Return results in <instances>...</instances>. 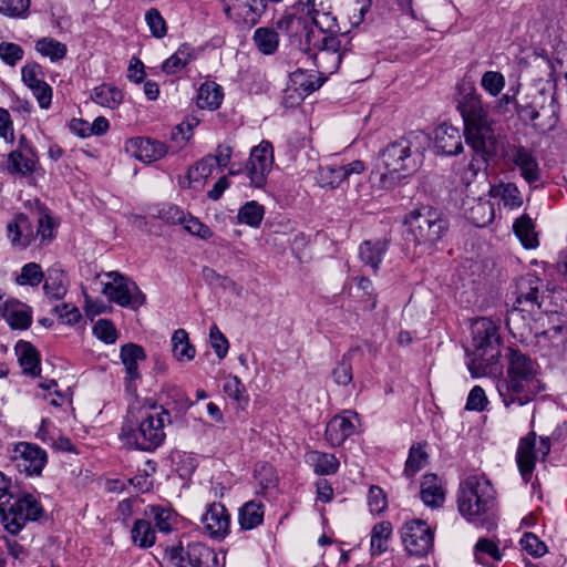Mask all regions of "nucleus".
I'll list each match as a JSON object with an SVG mask.
<instances>
[{
    "mask_svg": "<svg viewBox=\"0 0 567 567\" xmlns=\"http://www.w3.org/2000/svg\"><path fill=\"white\" fill-rule=\"evenodd\" d=\"M346 37V32L338 34H323V37H321L319 50L343 55L348 50L347 45L349 44V41H346L344 43L342 41Z\"/></svg>",
    "mask_w": 567,
    "mask_h": 567,
    "instance_id": "69168bd1",
    "label": "nucleus"
},
{
    "mask_svg": "<svg viewBox=\"0 0 567 567\" xmlns=\"http://www.w3.org/2000/svg\"><path fill=\"white\" fill-rule=\"evenodd\" d=\"M131 537L133 544L143 549L152 547L156 540L155 529L152 527L151 522L143 518L134 522Z\"/></svg>",
    "mask_w": 567,
    "mask_h": 567,
    "instance_id": "ea45409f",
    "label": "nucleus"
},
{
    "mask_svg": "<svg viewBox=\"0 0 567 567\" xmlns=\"http://www.w3.org/2000/svg\"><path fill=\"white\" fill-rule=\"evenodd\" d=\"M113 282H106L103 286L102 292L109 297L111 302L121 307H130L132 305V282L130 278L118 271H111L107 274Z\"/></svg>",
    "mask_w": 567,
    "mask_h": 567,
    "instance_id": "5701e85b",
    "label": "nucleus"
},
{
    "mask_svg": "<svg viewBox=\"0 0 567 567\" xmlns=\"http://www.w3.org/2000/svg\"><path fill=\"white\" fill-rule=\"evenodd\" d=\"M7 237L13 248H18L20 250H25L29 248L38 238L40 239V235H35V230L31 229L25 233H21L16 223L7 224Z\"/></svg>",
    "mask_w": 567,
    "mask_h": 567,
    "instance_id": "3c124183",
    "label": "nucleus"
},
{
    "mask_svg": "<svg viewBox=\"0 0 567 567\" xmlns=\"http://www.w3.org/2000/svg\"><path fill=\"white\" fill-rule=\"evenodd\" d=\"M276 27L284 33H286L290 41L297 38L300 29H305V20L295 14H284L277 22Z\"/></svg>",
    "mask_w": 567,
    "mask_h": 567,
    "instance_id": "052dcab7",
    "label": "nucleus"
},
{
    "mask_svg": "<svg viewBox=\"0 0 567 567\" xmlns=\"http://www.w3.org/2000/svg\"><path fill=\"white\" fill-rule=\"evenodd\" d=\"M404 238L414 246L431 247L449 230L450 223L442 212L430 206L411 210L405 217Z\"/></svg>",
    "mask_w": 567,
    "mask_h": 567,
    "instance_id": "20e7f679",
    "label": "nucleus"
},
{
    "mask_svg": "<svg viewBox=\"0 0 567 567\" xmlns=\"http://www.w3.org/2000/svg\"><path fill=\"white\" fill-rule=\"evenodd\" d=\"M311 22L316 25L318 31L322 34H338L341 33L337 17L326 8L322 2L313 4L312 9L308 10Z\"/></svg>",
    "mask_w": 567,
    "mask_h": 567,
    "instance_id": "c85d7f7f",
    "label": "nucleus"
},
{
    "mask_svg": "<svg viewBox=\"0 0 567 567\" xmlns=\"http://www.w3.org/2000/svg\"><path fill=\"white\" fill-rule=\"evenodd\" d=\"M224 99L223 87L215 82H204L197 92L196 104L199 109L217 110Z\"/></svg>",
    "mask_w": 567,
    "mask_h": 567,
    "instance_id": "2f4dec72",
    "label": "nucleus"
},
{
    "mask_svg": "<svg viewBox=\"0 0 567 567\" xmlns=\"http://www.w3.org/2000/svg\"><path fill=\"white\" fill-rule=\"evenodd\" d=\"M51 312L53 315H56L58 318L62 320L63 323L71 327L79 323L82 319L80 309L76 306L69 302H63L61 305L54 306Z\"/></svg>",
    "mask_w": 567,
    "mask_h": 567,
    "instance_id": "0e129e2a",
    "label": "nucleus"
},
{
    "mask_svg": "<svg viewBox=\"0 0 567 567\" xmlns=\"http://www.w3.org/2000/svg\"><path fill=\"white\" fill-rule=\"evenodd\" d=\"M272 167L257 165L250 161L245 165V174L249 178L250 186L262 188L267 184L268 175Z\"/></svg>",
    "mask_w": 567,
    "mask_h": 567,
    "instance_id": "13d9d810",
    "label": "nucleus"
},
{
    "mask_svg": "<svg viewBox=\"0 0 567 567\" xmlns=\"http://www.w3.org/2000/svg\"><path fill=\"white\" fill-rule=\"evenodd\" d=\"M558 109L555 93L547 94L544 90L539 91L530 103L516 106L518 115L524 120L533 122L535 127H537L535 122L539 118L540 113H546L548 121L545 125H540V128L544 131H551L556 127L558 123Z\"/></svg>",
    "mask_w": 567,
    "mask_h": 567,
    "instance_id": "1a4fd4ad",
    "label": "nucleus"
},
{
    "mask_svg": "<svg viewBox=\"0 0 567 567\" xmlns=\"http://www.w3.org/2000/svg\"><path fill=\"white\" fill-rule=\"evenodd\" d=\"M347 179V173L341 165H327L320 168V182L322 186L337 188Z\"/></svg>",
    "mask_w": 567,
    "mask_h": 567,
    "instance_id": "5fc2aeb1",
    "label": "nucleus"
},
{
    "mask_svg": "<svg viewBox=\"0 0 567 567\" xmlns=\"http://www.w3.org/2000/svg\"><path fill=\"white\" fill-rule=\"evenodd\" d=\"M38 161L27 158L20 150L11 151L7 156V171L11 175L28 176L37 171Z\"/></svg>",
    "mask_w": 567,
    "mask_h": 567,
    "instance_id": "58836bf2",
    "label": "nucleus"
},
{
    "mask_svg": "<svg viewBox=\"0 0 567 567\" xmlns=\"http://www.w3.org/2000/svg\"><path fill=\"white\" fill-rule=\"evenodd\" d=\"M513 230L520 244L526 249H533L538 246V238L535 231V224L529 215L523 214L513 224Z\"/></svg>",
    "mask_w": 567,
    "mask_h": 567,
    "instance_id": "c9c22d12",
    "label": "nucleus"
},
{
    "mask_svg": "<svg viewBox=\"0 0 567 567\" xmlns=\"http://www.w3.org/2000/svg\"><path fill=\"white\" fill-rule=\"evenodd\" d=\"M13 305H22L24 309L10 310L7 315L3 313L7 323L12 330L24 331L29 329L32 324V308L14 298L8 299L4 303L6 308Z\"/></svg>",
    "mask_w": 567,
    "mask_h": 567,
    "instance_id": "f704fd0d",
    "label": "nucleus"
},
{
    "mask_svg": "<svg viewBox=\"0 0 567 567\" xmlns=\"http://www.w3.org/2000/svg\"><path fill=\"white\" fill-rule=\"evenodd\" d=\"M327 76L320 75L317 71L298 69L290 73L289 83L286 90L285 102L291 99V105L299 104L306 96L322 86Z\"/></svg>",
    "mask_w": 567,
    "mask_h": 567,
    "instance_id": "9b49d317",
    "label": "nucleus"
},
{
    "mask_svg": "<svg viewBox=\"0 0 567 567\" xmlns=\"http://www.w3.org/2000/svg\"><path fill=\"white\" fill-rule=\"evenodd\" d=\"M306 462L313 467L317 475H333L338 472L339 461L330 453L311 451L306 454Z\"/></svg>",
    "mask_w": 567,
    "mask_h": 567,
    "instance_id": "473e14b6",
    "label": "nucleus"
},
{
    "mask_svg": "<svg viewBox=\"0 0 567 567\" xmlns=\"http://www.w3.org/2000/svg\"><path fill=\"white\" fill-rule=\"evenodd\" d=\"M34 207L38 215L35 235H40L39 246H48L58 236L60 219L55 217L47 204L39 198L34 199Z\"/></svg>",
    "mask_w": 567,
    "mask_h": 567,
    "instance_id": "412c9836",
    "label": "nucleus"
},
{
    "mask_svg": "<svg viewBox=\"0 0 567 567\" xmlns=\"http://www.w3.org/2000/svg\"><path fill=\"white\" fill-rule=\"evenodd\" d=\"M147 354L145 349L134 342H127L121 346L120 359L125 369L124 389L128 395L137 398L136 381L142 379L138 369V362L146 360Z\"/></svg>",
    "mask_w": 567,
    "mask_h": 567,
    "instance_id": "f8f14e48",
    "label": "nucleus"
},
{
    "mask_svg": "<svg viewBox=\"0 0 567 567\" xmlns=\"http://www.w3.org/2000/svg\"><path fill=\"white\" fill-rule=\"evenodd\" d=\"M265 216V208L256 200L244 204L237 214L239 223L257 228L261 224Z\"/></svg>",
    "mask_w": 567,
    "mask_h": 567,
    "instance_id": "de8ad7c7",
    "label": "nucleus"
},
{
    "mask_svg": "<svg viewBox=\"0 0 567 567\" xmlns=\"http://www.w3.org/2000/svg\"><path fill=\"white\" fill-rule=\"evenodd\" d=\"M165 422L171 423V414L156 402L146 400L128 405L123 419L118 439L124 442L127 450L154 452L159 447L166 434Z\"/></svg>",
    "mask_w": 567,
    "mask_h": 567,
    "instance_id": "f03ea898",
    "label": "nucleus"
},
{
    "mask_svg": "<svg viewBox=\"0 0 567 567\" xmlns=\"http://www.w3.org/2000/svg\"><path fill=\"white\" fill-rule=\"evenodd\" d=\"M432 137L423 131H410L399 140L389 143L380 157L386 169L380 177V186L390 189L401 179L416 172L423 164L424 154Z\"/></svg>",
    "mask_w": 567,
    "mask_h": 567,
    "instance_id": "7ed1b4c3",
    "label": "nucleus"
},
{
    "mask_svg": "<svg viewBox=\"0 0 567 567\" xmlns=\"http://www.w3.org/2000/svg\"><path fill=\"white\" fill-rule=\"evenodd\" d=\"M125 151L140 162L153 163L166 155L167 145L151 137L136 136L126 141Z\"/></svg>",
    "mask_w": 567,
    "mask_h": 567,
    "instance_id": "f3484780",
    "label": "nucleus"
},
{
    "mask_svg": "<svg viewBox=\"0 0 567 567\" xmlns=\"http://www.w3.org/2000/svg\"><path fill=\"white\" fill-rule=\"evenodd\" d=\"M425 445V443H415L410 447L404 467V475L408 478L414 477L426 465L429 455Z\"/></svg>",
    "mask_w": 567,
    "mask_h": 567,
    "instance_id": "c03bdc74",
    "label": "nucleus"
},
{
    "mask_svg": "<svg viewBox=\"0 0 567 567\" xmlns=\"http://www.w3.org/2000/svg\"><path fill=\"white\" fill-rule=\"evenodd\" d=\"M536 434L534 432L520 439L517 453H516V462L522 475V478L525 483L530 482L532 474L535 470V463L537 460V454L542 455V461H545L547 455L550 452V440L547 436H542L539 440V446L536 450Z\"/></svg>",
    "mask_w": 567,
    "mask_h": 567,
    "instance_id": "6e6552de",
    "label": "nucleus"
},
{
    "mask_svg": "<svg viewBox=\"0 0 567 567\" xmlns=\"http://www.w3.org/2000/svg\"><path fill=\"white\" fill-rule=\"evenodd\" d=\"M402 544L410 556L425 557L434 546V529L422 519H411L400 529Z\"/></svg>",
    "mask_w": 567,
    "mask_h": 567,
    "instance_id": "0eeeda50",
    "label": "nucleus"
},
{
    "mask_svg": "<svg viewBox=\"0 0 567 567\" xmlns=\"http://www.w3.org/2000/svg\"><path fill=\"white\" fill-rule=\"evenodd\" d=\"M520 308H524V306L518 305L515 301L512 309L507 310L505 317V324L508 331L514 336L516 334V332H522V330L527 326V318L530 317L527 315L526 310H523Z\"/></svg>",
    "mask_w": 567,
    "mask_h": 567,
    "instance_id": "864d4df0",
    "label": "nucleus"
},
{
    "mask_svg": "<svg viewBox=\"0 0 567 567\" xmlns=\"http://www.w3.org/2000/svg\"><path fill=\"white\" fill-rule=\"evenodd\" d=\"M93 334L106 344H113L118 338V331L111 319H99L93 326Z\"/></svg>",
    "mask_w": 567,
    "mask_h": 567,
    "instance_id": "6e6d98bb",
    "label": "nucleus"
},
{
    "mask_svg": "<svg viewBox=\"0 0 567 567\" xmlns=\"http://www.w3.org/2000/svg\"><path fill=\"white\" fill-rule=\"evenodd\" d=\"M473 351L467 362L472 377L501 375L496 381L498 395L506 409L524 406L545 390L539 364L519 349L508 348L506 371L499 362L502 339L498 326L489 318H478L472 326Z\"/></svg>",
    "mask_w": 567,
    "mask_h": 567,
    "instance_id": "f257e3e1",
    "label": "nucleus"
},
{
    "mask_svg": "<svg viewBox=\"0 0 567 567\" xmlns=\"http://www.w3.org/2000/svg\"><path fill=\"white\" fill-rule=\"evenodd\" d=\"M332 378L336 384L346 386L353 379L351 357L346 353L332 370Z\"/></svg>",
    "mask_w": 567,
    "mask_h": 567,
    "instance_id": "680f3d73",
    "label": "nucleus"
},
{
    "mask_svg": "<svg viewBox=\"0 0 567 567\" xmlns=\"http://www.w3.org/2000/svg\"><path fill=\"white\" fill-rule=\"evenodd\" d=\"M214 168V158L212 155L205 156L192 166L187 172V179L189 187L200 185L208 176H210Z\"/></svg>",
    "mask_w": 567,
    "mask_h": 567,
    "instance_id": "8fccbe9b",
    "label": "nucleus"
},
{
    "mask_svg": "<svg viewBox=\"0 0 567 567\" xmlns=\"http://www.w3.org/2000/svg\"><path fill=\"white\" fill-rule=\"evenodd\" d=\"M346 413L357 416L355 412L344 411L333 416L326 426L324 437L333 447L342 445L355 431V425Z\"/></svg>",
    "mask_w": 567,
    "mask_h": 567,
    "instance_id": "393cba45",
    "label": "nucleus"
},
{
    "mask_svg": "<svg viewBox=\"0 0 567 567\" xmlns=\"http://www.w3.org/2000/svg\"><path fill=\"white\" fill-rule=\"evenodd\" d=\"M507 156L529 186L540 181L542 169L537 156L532 148L524 145H509Z\"/></svg>",
    "mask_w": 567,
    "mask_h": 567,
    "instance_id": "4468645a",
    "label": "nucleus"
},
{
    "mask_svg": "<svg viewBox=\"0 0 567 567\" xmlns=\"http://www.w3.org/2000/svg\"><path fill=\"white\" fill-rule=\"evenodd\" d=\"M18 363L24 375L41 378V352L30 341L19 340L14 346Z\"/></svg>",
    "mask_w": 567,
    "mask_h": 567,
    "instance_id": "b1692460",
    "label": "nucleus"
},
{
    "mask_svg": "<svg viewBox=\"0 0 567 567\" xmlns=\"http://www.w3.org/2000/svg\"><path fill=\"white\" fill-rule=\"evenodd\" d=\"M154 219L151 218L146 213L143 214H131L128 216V223L132 227L147 234L154 236H162V229L157 224L153 223Z\"/></svg>",
    "mask_w": 567,
    "mask_h": 567,
    "instance_id": "e2e57ef3",
    "label": "nucleus"
},
{
    "mask_svg": "<svg viewBox=\"0 0 567 567\" xmlns=\"http://www.w3.org/2000/svg\"><path fill=\"white\" fill-rule=\"evenodd\" d=\"M250 162L257 165H266L272 167L274 165V147L269 141H261L257 146H255L251 152L249 159Z\"/></svg>",
    "mask_w": 567,
    "mask_h": 567,
    "instance_id": "4d7b16f0",
    "label": "nucleus"
},
{
    "mask_svg": "<svg viewBox=\"0 0 567 567\" xmlns=\"http://www.w3.org/2000/svg\"><path fill=\"white\" fill-rule=\"evenodd\" d=\"M266 9L265 0H225L226 14L247 24H256Z\"/></svg>",
    "mask_w": 567,
    "mask_h": 567,
    "instance_id": "a211bd4d",
    "label": "nucleus"
},
{
    "mask_svg": "<svg viewBox=\"0 0 567 567\" xmlns=\"http://www.w3.org/2000/svg\"><path fill=\"white\" fill-rule=\"evenodd\" d=\"M35 50L43 56H49L52 62L62 60L66 56V44L53 39L41 38L35 43Z\"/></svg>",
    "mask_w": 567,
    "mask_h": 567,
    "instance_id": "49530a36",
    "label": "nucleus"
},
{
    "mask_svg": "<svg viewBox=\"0 0 567 567\" xmlns=\"http://www.w3.org/2000/svg\"><path fill=\"white\" fill-rule=\"evenodd\" d=\"M202 523L212 538L223 539L229 532L230 515L221 503H212L202 516Z\"/></svg>",
    "mask_w": 567,
    "mask_h": 567,
    "instance_id": "6ab92c4d",
    "label": "nucleus"
},
{
    "mask_svg": "<svg viewBox=\"0 0 567 567\" xmlns=\"http://www.w3.org/2000/svg\"><path fill=\"white\" fill-rule=\"evenodd\" d=\"M12 461L16 468L20 473H25L27 476H40L48 464V453L41 446L30 442H20L17 445Z\"/></svg>",
    "mask_w": 567,
    "mask_h": 567,
    "instance_id": "ddd939ff",
    "label": "nucleus"
},
{
    "mask_svg": "<svg viewBox=\"0 0 567 567\" xmlns=\"http://www.w3.org/2000/svg\"><path fill=\"white\" fill-rule=\"evenodd\" d=\"M43 292L50 300H62L69 291V276L66 270L63 269L59 262L53 264L47 269Z\"/></svg>",
    "mask_w": 567,
    "mask_h": 567,
    "instance_id": "4be33fe9",
    "label": "nucleus"
},
{
    "mask_svg": "<svg viewBox=\"0 0 567 567\" xmlns=\"http://www.w3.org/2000/svg\"><path fill=\"white\" fill-rule=\"evenodd\" d=\"M463 134L455 126L441 124L434 130V148L437 154L454 156L463 152Z\"/></svg>",
    "mask_w": 567,
    "mask_h": 567,
    "instance_id": "aec40b11",
    "label": "nucleus"
},
{
    "mask_svg": "<svg viewBox=\"0 0 567 567\" xmlns=\"http://www.w3.org/2000/svg\"><path fill=\"white\" fill-rule=\"evenodd\" d=\"M481 86L491 96H497L505 86V76L497 71H486L482 75Z\"/></svg>",
    "mask_w": 567,
    "mask_h": 567,
    "instance_id": "338daca9",
    "label": "nucleus"
},
{
    "mask_svg": "<svg viewBox=\"0 0 567 567\" xmlns=\"http://www.w3.org/2000/svg\"><path fill=\"white\" fill-rule=\"evenodd\" d=\"M272 167L257 165L250 161L245 165V174L249 178L250 186L262 188L267 184L268 175Z\"/></svg>",
    "mask_w": 567,
    "mask_h": 567,
    "instance_id": "bf43d9fd",
    "label": "nucleus"
},
{
    "mask_svg": "<svg viewBox=\"0 0 567 567\" xmlns=\"http://www.w3.org/2000/svg\"><path fill=\"white\" fill-rule=\"evenodd\" d=\"M464 206L466 219L476 227H485L494 220L495 208L487 199L472 198L465 202Z\"/></svg>",
    "mask_w": 567,
    "mask_h": 567,
    "instance_id": "bb28decb",
    "label": "nucleus"
},
{
    "mask_svg": "<svg viewBox=\"0 0 567 567\" xmlns=\"http://www.w3.org/2000/svg\"><path fill=\"white\" fill-rule=\"evenodd\" d=\"M489 194L494 197H499L504 205L509 208H518L523 205L522 193L514 183H501L499 185L491 186Z\"/></svg>",
    "mask_w": 567,
    "mask_h": 567,
    "instance_id": "37998d69",
    "label": "nucleus"
},
{
    "mask_svg": "<svg viewBox=\"0 0 567 567\" xmlns=\"http://www.w3.org/2000/svg\"><path fill=\"white\" fill-rule=\"evenodd\" d=\"M546 282L535 274H526L516 280L515 291L516 303L523 305V310L532 316L536 310H539L544 302L546 291Z\"/></svg>",
    "mask_w": 567,
    "mask_h": 567,
    "instance_id": "9d476101",
    "label": "nucleus"
},
{
    "mask_svg": "<svg viewBox=\"0 0 567 567\" xmlns=\"http://www.w3.org/2000/svg\"><path fill=\"white\" fill-rule=\"evenodd\" d=\"M252 41L258 51L265 55H272L279 47V35L276 30L260 27L254 31Z\"/></svg>",
    "mask_w": 567,
    "mask_h": 567,
    "instance_id": "e433bc0d",
    "label": "nucleus"
},
{
    "mask_svg": "<svg viewBox=\"0 0 567 567\" xmlns=\"http://www.w3.org/2000/svg\"><path fill=\"white\" fill-rule=\"evenodd\" d=\"M321 37H323L322 33L316 32L305 21V29H300L297 38L291 43L297 45L301 52L312 56L320 48Z\"/></svg>",
    "mask_w": 567,
    "mask_h": 567,
    "instance_id": "79ce46f5",
    "label": "nucleus"
},
{
    "mask_svg": "<svg viewBox=\"0 0 567 567\" xmlns=\"http://www.w3.org/2000/svg\"><path fill=\"white\" fill-rule=\"evenodd\" d=\"M388 248V239L365 240L359 247L360 259L377 272Z\"/></svg>",
    "mask_w": 567,
    "mask_h": 567,
    "instance_id": "cd10ccee",
    "label": "nucleus"
},
{
    "mask_svg": "<svg viewBox=\"0 0 567 567\" xmlns=\"http://www.w3.org/2000/svg\"><path fill=\"white\" fill-rule=\"evenodd\" d=\"M141 209L161 227L162 236L168 234L177 225V206L173 203L147 204Z\"/></svg>",
    "mask_w": 567,
    "mask_h": 567,
    "instance_id": "a878e982",
    "label": "nucleus"
},
{
    "mask_svg": "<svg viewBox=\"0 0 567 567\" xmlns=\"http://www.w3.org/2000/svg\"><path fill=\"white\" fill-rule=\"evenodd\" d=\"M457 110L462 115L464 126L489 120L488 112L483 107L481 96L470 85L460 89Z\"/></svg>",
    "mask_w": 567,
    "mask_h": 567,
    "instance_id": "dca6fc26",
    "label": "nucleus"
},
{
    "mask_svg": "<svg viewBox=\"0 0 567 567\" xmlns=\"http://www.w3.org/2000/svg\"><path fill=\"white\" fill-rule=\"evenodd\" d=\"M466 144L473 151V158L468 168L481 171L485 168L491 159L497 155L498 141L489 120L464 126Z\"/></svg>",
    "mask_w": 567,
    "mask_h": 567,
    "instance_id": "423d86ee",
    "label": "nucleus"
},
{
    "mask_svg": "<svg viewBox=\"0 0 567 567\" xmlns=\"http://www.w3.org/2000/svg\"><path fill=\"white\" fill-rule=\"evenodd\" d=\"M238 522L245 530L256 528L264 522V505L256 501L247 502L239 511Z\"/></svg>",
    "mask_w": 567,
    "mask_h": 567,
    "instance_id": "4c0bfd02",
    "label": "nucleus"
},
{
    "mask_svg": "<svg viewBox=\"0 0 567 567\" xmlns=\"http://www.w3.org/2000/svg\"><path fill=\"white\" fill-rule=\"evenodd\" d=\"M185 561L190 567H224L215 550L200 542L188 543L185 548L179 542V567H185Z\"/></svg>",
    "mask_w": 567,
    "mask_h": 567,
    "instance_id": "2eb2a0df",
    "label": "nucleus"
},
{
    "mask_svg": "<svg viewBox=\"0 0 567 567\" xmlns=\"http://www.w3.org/2000/svg\"><path fill=\"white\" fill-rule=\"evenodd\" d=\"M45 274L42 270L40 264L30 261L22 266L20 274L16 277V284L19 286L38 287L43 279Z\"/></svg>",
    "mask_w": 567,
    "mask_h": 567,
    "instance_id": "09e8293b",
    "label": "nucleus"
},
{
    "mask_svg": "<svg viewBox=\"0 0 567 567\" xmlns=\"http://www.w3.org/2000/svg\"><path fill=\"white\" fill-rule=\"evenodd\" d=\"M421 499L426 506L439 507L445 499L440 480L435 474H425L421 483Z\"/></svg>",
    "mask_w": 567,
    "mask_h": 567,
    "instance_id": "7c9ffc66",
    "label": "nucleus"
},
{
    "mask_svg": "<svg viewBox=\"0 0 567 567\" xmlns=\"http://www.w3.org/2000/svg\"><path fill=\"white\" fill-rule=\"evenodd\" d=\"M392 535V524L382 520L375 524L371 530L370 550L374 556H380L388 549V540Z\"/></svg>",
    "mask_w": 567,
    "mask_h": 567,
    "instance_id": "a19ab883",
    "label": "nucleus"
},
{
    "mask_svg": "<svg viewBox=\"0 0 567 567\" xmlns=\"http://www.w3.org/2000/svg\"><path fill=\"white\" fill-rule=\"evenodd\" d=\"M311 58L317 72L322 76L337 72L342 61V54L329 53L322 50L315 52Z\"/></svg>",
    "mask_w": 567,
    "mask_h": 567,
    "instance_id": "a18cd8bd",
    "label": "nucleus"
},
{
    "mask_svg": "<svg viewBox=\"0 0 567 567\" xmlns=\"http://www.w3.org/2000/svg\"><path fill=\"white\" fill-rule=\"evenodd\" d=\"M474 557L478 564L492 567L502 560L503 553L494 540L481 537L474 546Z\"/></svg>",
    "mask_w": 567,
    "mask_h": 567,
    "instance_id": "72a5a7b5",
    "label": "nucleus"
},
{
    "mask_svg": "<svg viewBox=\"0 0 567 567\" xmlns=\"http://www.w3.org/2000/svg\"><path fill=\"white\" fill-rule=\"evenodd\" d=\"M23 55L24 50L21 45L14 42H0V59L4 64L16 66Z\"/></svg>",
    "mask_w": 567,
    "mask_h": 567,
    "instance_id": "774afa93",
    "label": "nucleus"
},
{
    "mask_svg": "<svg viewBox=\"0 0 567 567\" xmlns=\"http://www.w3.org/2000/svg\"><path fill=\"white\" fill-rule=\"evenodd\" d=\"M91 99L101 106L115 110L122 104L124 93L113 84L102 83L92 90Z\"/></svg>",
    "mask_w": 567,
    "mask_h": 567,
    "instance_id": "c756f323",
    "label": "nucleus"
},
{
    "mask_svg": "<svg viewBox=\"0 0 567 567\" xmlns=\"http://www.w3.org/2000/svg\"><path fill=\"white\" fill-rule=\"evenodd\" d=\"M495 489L484 477L472 475L460 484L457 507L460 514L468 522L491 512L496 502Z\"/></svg>",
    "mask_w": 567,
    "mask_h": 567,
    "instance_id": "39448f33",
    "label": "nucleus"
},
{
    "mask_svg": "<svg viewBox=\"0 0 567 567\" xmlns=\"http://www.w3.org/2000/svg\"><path fill=\"white\" fill-rule=\"evenodd\" d=\"M223 391L234 401H236L241 408L246 406L249 402V398L246 394V388L236 375L229 374L224 382Z\"/></svg>",
    "mask_w": 567,
    "mask_h": 567,
    "instance_id": "603ef678",
    "label": "nucleus"
}]
</instances>
